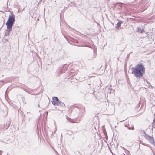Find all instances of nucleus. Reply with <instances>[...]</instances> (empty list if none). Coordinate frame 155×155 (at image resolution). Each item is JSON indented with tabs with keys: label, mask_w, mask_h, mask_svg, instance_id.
<instances>
[{
	"label": "nucleus",
	"mask_w": 155,
	"mask_h": 155,
	"mask_svg": "<svg viewBox=\"0 0 155 155\" xmlns=\"http://www.w3.org/2000/svg\"><path fill=\"white\" fill-rule=\"evenodd\" d=\"M131 69L132 73L136 78L139 79L143 77L145 72V68L142 64H138L134 67H131Z\"/></svg>",
	"instance_id": "1"
},
{
	"label": "nucleus",
	"mask_w": 155,
	"mask_h": 155,
	"mask_svg": "<svg viewBox=\"0 0 155 155\" xmlns=\"http://www.w3.org/2000/svg\"><path fill=\"white\" fill-rule=\"evenodd\" d=\"M14 23L7 21L6 25L7 27L8 33H9L12 30V28L13 26Z\"/></svg>",
	"instance_id": "2"
},
{
	"label": "nucleus",
	"mask_w": 155,
	"mask_h": 155,
	"mask_svg": "<svg viewBox=\"0 0 155 155\" xmlns=\"http://www.w3.org/2000/svg\"><path fill=\"white\" fill-rule=\"evenodd\" d=\"M15 21V16L13 12L11 13V15L9 16L8 19L7 21L14 23Z\"/></svg>",
	"instance_id": "3"
},
{
	"label": "nucleus",
	"mask_w": 155,
	"mask_h": 155,
	"mask_svg": "<svg viewBox=\"0 0 155 155\" xmlns=\"http://www.w3.org/2000/svg\"><path fill=\"white\" fill-rule=\"evenodd\" d=\"M59 101L57 97H54L52 98V104L55 106L57 105Z\"/></svg>",
	"instance_id": "4"
},
{
	"label": "nucleus",
	"mask_w": 155,
	"mask_h": 155,
	"mask_svg": "<svg viewBox=\"0 0 155 155\" xmlns=\"http://www.w3.org/2000/svg\"><path fill=\"white\" fill-rule=\"evenodd\" d=\"M148 140L149 141L150 143L155 146V142L153 137H151L150 138H149V139H148Z\"/></svg>",
	"instance_id": "5"
},
{
	"label": "nucleus",
	"mask_w": 155,
	"mask_h": 155,
	"mask_svg": "<svg viewBox=\"0 0 155 155\" xmlns=\"http://www.w3.org/2000/svg\"><path fill=\"white\" fill-rule=\"evenodd\" d=\"M143 134H144L143 136H144L145 138L147 140H148V139L149 138H150V137H151L149 135H148L146 132L145 131H143Z\"/></svg>",
	"instance_id": "6"
},
{
	"label": "nucleus",
	"mask_w": 155,
	"mask_h": 155,
	"mask_svg": "<svg viewBox=\"0 0 155 155\" xmlns=\"http://www.w3.org/2000/svg\"><path fill=\"white\" fill-rule=\"evenodd\" d=\"M66 118H67V120L70 122L72 123H75V121H74V120H73L72 119L69 118V117H66Z\"/></svg>",
	"instance_id": "7"
},
{
	"label": "nucleus",
	"mask_w": 155,
	"mask_h": 155,
	"mask_svg": "<svg viewBox=\"0 0 155 155\" xmlns=\"http://www.w3.org/2000/svg\"><path fill=\"white\" fill-rule=\"evenodd\" d=\"M57 105L61 107H63L64 106V104L61 101H59Z\"/></svg>",
	"instance_id": "8"
},
{
	"label": "nucleus",
	"mask_w": 155,
	"mask_h": 155,
	"mask_svg": "<svg viewBox=\"0 0 155 155\" xmlns=\"http://www.w3.org/2000/svg\"><path fill=\"white\" fill-rule=\"evenodd\" d=\"M123 22L121 20H118V22L117 23V27H119L121 25V24L123 23Z\"/></svg>",
	"instance_id": "9"
},
{
	"label": "nucleus",
	"mask_w": 155,
	"mask_h": 155,
	"mask_svg": "<svg viewBox=\"0 0 155 155\" xmlns=\"http://www.w3.org/2000/svg\"><path fill=\"white\" fill-rule=\"evenodd\" d=\"M141 28L139 27L137 28V31L139 33H141Z\"/></svg>",
	"instance_id": "10"
},
{
	"label": "nucleus",
	"mask_w": 155,
	"mask_h": 155,
	"mask_svg": "<svg viewBox=\"0 0 155 155\" xmlns=\"http://www.w3.org/2000/svg\"><path fill=\"white\" fill-rule=\"evenodd\" d=\"M58 74H57V75H59L61 74L62 73V72L61 71V70H60L58 72Z\"/></svg>",
	"instance_id": "11"
},
{
	"label": "nucleus",
	"mask_w": 155,
	"mask_h": 155,
	"mask_svg": "<svg viewBox=\"0 0 155 155\" xmlns=\"http://www.w3.org/2000/svg\"><path fill=\"white\" fill-rule=\"evenodd\" d=\"M144 31V29H141V33H142Z\"/></svg>",
	"instance_id": "12"
},
{
	"label": "nucleus",
	"mask_w": 155,
	"mask_h": 155,
	"mask_svg": "<svg viewBox=\"0 0 155 155\" xmlns=\"http://www.w3.org/2000/svg\"><path fill=\"white\" fill-rule=\"evenodd\" d=\"M8 30L6 32H5V34H6V35H8L9 34V33H8Z\"/></svg>",
	"instance_id": "13"
},
{
	"label": "nucleus",
	"mask_w": 155,
	"mask_h": 155,
	"mask_svg": "<svg viewBox=\"0 0 155 155\" xmlns=\"http://www.w3.org/2000/svg\"><path fill=\"white\" fill-rule=\"evenodd\" d=\"M2 151L0 150V155H2Z\"/></svg>",
	"instance_id": "14"
},
{
	"label": "nucleus",
	"mask_w": 155,
	"mask_h": 155,
	"mask_svg": "<svg viewBox=\"0 0 155 155\" xmlns=\"http://www.w3.org/2000/svg\"><path fill=\"white\" fill-rule=\"evenodd\" d=\"M143 131H144V130H141V133L143 134Z\"/></svg>",
	"instance_id": "15"
},
{
	"label": "nucleus",
	"mask_w": 155,
	"mask_h": 155,
	"mask_svg": "<svg viewBox=\"0 0 155 155\" xmlns=\"http://www.w3.org/2000/svg\"><path fill=\"white\" fill-rule=\"evenodd\" d=\"M131 129H132V130H133L134 129V127H131Z\"/></svg>",
	"instance_id": "16"
},
{
	"label": "nucleus",
	"mask_w": 155,
	"mask_h": 155,
	"mask_svg": "<svg viewBox=\"0 0 155 155\" xmlns=\"http://www.w3.org/2000/svg\"><path fill=\"white\" fill-rule=\"evenodd\" d=\"M125 153H122V154L121 155H125Z\"/></svg>",
	"instance_id": "17"
},
{
	"label": "nucleus",
	"mask_w": 155,
	"mask_h": 155,
	"mask_svg": "<svg viewBox=\"0 0 155 155\" xmlns=\"http://www.w3.org/2000/svg\"><path fill=\"white\" fill-rule=\"evenodd\" d=\"M129 129H131V128H130V127H129L128 128Z\"/></svg>",
	"instance_id": "18"
},
{
	"label": "nucleus",
	"mask_w": 155,
	"mask_h": 155,
	"mask_svg": "<svg viewBox=\"0 0 155 155\" xmlns=\"http://www.w3.org/2000/svg\"><path fill=\"white\" fill-rule=\"evenodd\" d=\"M123 148H124V149H125V148H124V147H123ZM126 150H127L128 151V150H126Z\"/></svg>",
	"instance_id": "19"
},
{
	"label": "nucleus",
	"mask_w": 155,
	"mask_h": 155,
	"mask_svg": "<svg viewBox=\"0 0 155 155\" xmlns=\"http://www.w3.org/2000/svg\"><path fill=\"white\" fill-rule=\"evenodd\" d=\"M38 107H39V104L38 105Z\"/></svg>",
	"instance_id": "20"
}]
</instances>
